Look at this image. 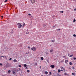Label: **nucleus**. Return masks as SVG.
Instances as JSON below:
<instances>
[{
	"label": "nucleus",
	"mask_w": 76,
	"mask_h": 76,
	"mask_svg": "<svg viewBox=\"0 0 76 76\" xmlns=\"http://www.w3.org/2000/svg\"><path fill=\"white\" fill-rule=\"evenodd\" d=\"M14 62H17V60L16 59H14L13 60Z\"/></svg>",
	"instance_id": "nucleus-9"
},
{
	"label": "nucleus",
	"mask_w": 76,
	"mask_h": 76,
	"mask_svg": "<svg viewBox=\"0 0 76 76\" xmlns=\"http://www.w3.org/2000/svg\"><path fill=\"white\" fill-rule=\"evenodd\" d=\"M9 60H12V58H10L9 59Z\"/></svg>",
	"instance_id": "nucleus-28"
},
{
	"label": "nucleus",
	"mask_w": 76,
	"mask_h": 76,
	"mask_svg": "<svg viewBox=\"0 0 76 76\" xmlns=\"http://www.w3.org/2000/svg\"><path fill=\"white\" fill-rule=\"evenodd\" d=\"M3 64H2L0 63V66H2Z\"/></svg>",
	"instance_id": "nucleus-31"
},
{
	"label": "nucleus",
	"mask_w": 76,
	"mask_h": 76,
	"mask_svg": "<svg viewBox=\"0 0 76 76\" xmlns=\"http://www.w3.org/2000/svg\"><path fill=\"white\" fill-rule=\"evenodd\" d=\"M13 75H15V71L12 72Z\"/></svg>",
	"instance_id": "nucleus-10"
},
{
	"label": "nucleus",
	"mask_w": 76,
	"mask_h": 76,
	"mask_svg": "<svg viewBox=\"0 0 76 76\" xmlns=\"http://www.w3.org/2000/svg\"><path fill=\"white\" fill-rule=\"evenodd\" d=\"M11 72V71L10 70H8V73H10Z\"/></svg>",
	"instance_id": "nucleus-16"
},
{
	"label": "nucleus",
	"mask_w": 76,
	"mask_h": 76,
	"mask_svg": "<svg viewBox=\"0 0 76 76\" xmlns=\"http://www.w3.org/2000/svg\"><path fill=\"white\" fill-rule=\"evenodd\" d=\"M31 1L32 4H34L35 3V0H31Z\"/></svg>",
	"instance_id": "nucleus-3"
},
{
	"label": "nucleus",
	"mask_w": 76,
	"mask_h": 76,
	"mask_svg": "<svg viewBox=\"0 0 76 76\" xmlns=\"http://www.w3.org/2000/svg\"><path fill=\"white\" fill-rule=\"evenodd\" d=\"M60 29H58L57 30V31H60Z\"/></svg>",
	"instance_id": "nucleus-36"
},
{
	"label": "nucleus",
	"mask_w": 76,
	"mask_h": 76,
	"mask_svg": "<svg viewBox=\"0 0 76 76\" xmlns=\"http://www.w3.org/2000/svg\"><path fill=\"white\" fill-rule=\"evenodd\" d=\"M28 48H30V47H29V46L28 47Z\"/></svg>",
	"instance_id": "nucleus-34"
},
{
	"label": "nucleus",
	"mask_w": 76,
	"mask_h": 76,
	"mask_svg": "<svg viewBox=\"0 0 76 76\" xmlns=\"http://www.w3.org/2000/svg\"><path fill=\"white\" fill-rule=\"evenodd\" d=\"M76 9H74V10L75 11H76Z\"/></svg>",
	"instance_id": "nucleus-41"
},
{
	"label": "nucleus",
	"mask_w": 76,
	"mask_h": 76,
	"mask_svg": "<svg viewBox=\"0 0 76 76\" xmlns=\"http://www.w3.org/2000/svg\"><path fill=\"white\" fill-rule=\"evenodd\" d=\"M35 65H36V66H37V63H35V64H34Z\"/></svg>",
	"instance_id": "nucleus-24"
},
{
	"label": "nucleus",
	"mask_w": 76,
	"mask_h": 76,
	"mask_svg": "<svg viewBox=\"0 0 76 76\" xmlns=\"http://www.w3.org/2000/svg\"><path fill=\"white\" fill-rule=\"evenodd\" d=\"M74 0V1H75V0Z\"/></svg>",
	"instance_id": "nucleus-47"
},
{
	"label": "nucleus",
	"mask_w": 76,
	"mask_h": 76,
	"mask_svg": "<svg viewBox=\"0 0 76 76\" xmlns=\"http://www.w3.org/2000/svg\"><path fill=\"white\" fill-rule=\"evenodd\" d=\"M29 70H27V73H29Z\"/></svg>",
	"instance_id": "nucleus-15"
},
{
	"label": "nucleus",
	"mask_w": 76,
	"mask_h": 76,
	"mask_svg": "<svg viewBox=\"0 0 76 76\" xmlns=\"http://www.w3.org/2000/svg\"><path fill=\"white\" fill-rule=\"evenodd\" d=\"M57 76H60V75H59V74H58Z\"/></svg>",
	"instance_id": "nucleus-38"
},
{
	"label": "nucleus",
	"mask_w": 76,
	"mask_h": 76,
	"mask_svg": "<svg viewBox=\"0 0 76 76\" xmlns=\"http://www.w3.org/2000/svg\"><path fill=\"white\" fill-rule=\"evenodd\" d=\"M49 74H50V75H51V72H49Z\"/></svg>",
	"instance_id": "nucleus-29"
},
{
	"label": "nucleus",
	"mask_w": 76,
	"mask_h": 76,
	"mask_svg": "<svg viewBox=\"0 0 76 76\" xmlns=\"http://www.w3.org/2000/svg\"><path fill=\"white\" fill-rule=\"evenodd\" d=\"M45 73L46 74V75H48V72L46 71L45 72Z\"/></svg>",
	"instance_id": "nucleus-11"
},
{
	"label": "nucleus",
	"mask_w": 76,
	"mask_h": 76,
	"mask_svg": "<svg viewBox=\"0 0 76 76\" xmlns=\"http://www.w3.org/2000/svg\"><path fill=\"white\" fill-rule=\"evenodd\" d=\"M1 57H3V58H4V56H1Z\"/></svg>",
	"instance_id": "nucleus-30"
},
{
	"label": "nucleus",
	"mask_w": 76,
	"mask_h": 76,
	"mask_svg": "<svg viewBox=\"0 0 76 76\" xmlns=\"http://www.w3.org/2000/svg\"><path fill=\"white\" fill-rule=\"evenodd\" d=\"M24 67H27V65L26 64H24Z\"/></svg>",
	"instance_id": "nucleus-13"
},
{
	"label": "nucleus",
	"mask_w": 76,
	"mask_h": 76,
	"mask_svg": "<svg viewBox=\"0 0 76 76\" xmlns=\"http://www.w3.org/2000/svg\"><path fill=\"white\" fill-rule=\"evenodd\" d=\"M47 61H48V60H47Z\"/></svg>",
	"instance_id": "nucleus-46"
},
{
	"label": "nucleus",
	"mask_w": 76,
	"mask_h": 76,
	"mask_svg": "<svg viewBox=\"0 0 76 76\" xmlns=\"http://www.w3.org/2000/svg\"><path fill=\"white\" fill-rule=\"evenodd\" d=\"M73 36L74 37H75V38H76V34H74L73 35Z\"/></svg>",
	"instance_id": "nucleus-18"
},
{
	"label": "nucleus",
	"mask_w": 76,
	"mask_h": 76,
	"mask_svg": "<svg viewBox=\"0 0 76 76\" xmlns=\"http://www.w3.org/2000/svg\"><path fill=\"white\" fill-rule=\"evenodd\" d=\"M18 67H21V65H18Z\"/></svg>",
	"instance_id": "nucleus-22"
},
{
	"label": "nucleus",
	"mask_w": 76,
	"mask_h": 76,
	"mask_svg": "<svg viewBox=\"0 0 76 76\" xmlns=\"http://www.w3.org/2000/svg\"><path fill=\"white\" fill-rule=\"evenodd\" d=\"M54 41H55L54 40H52V42H54Z\"/></svg>",
	"instance_id": "nucleus-37"
},
{
	"label": "nucleus",
	"mask_w": 76,
	"mask_h": 76,
	"mask_svg": "<svg viewBox=\"0 0 76 76\" xmlns=\"http://www.w3.org/2000/svg\"><path fill=\"white\" fill-rule=\"evenodd\" d=\"M72 75H74V73H72Z\"/></svg>",
	"instance_id": "nucleus-39"
},
{
	"label": "nucleus",
	"mask_w": 76,
	"mask_h": 76,
	"mask_svg": "<svg viewBox=\"0 0 76 76\" xmlns=\"http://www.w3.org/2000/svg\"><path fill=\"white\" fill-rule=\"evenodd\" d=\"M61 62L62 63H63L64 62V60H62Z\"/></svg>",
	"instance_id": "nucleus-25"
},
{
	"label": "nucleus",
	"mask_w": 76,
	"mask_h": 76,
	"mask_svg": "<svg viewBox=\"0 0 76 76\" xmlns=\"http://www.w3.org/2000/svg\"><path fill=\"white\" fill-rule=\"evenodd\" d=\"M1 18H3V16H1Z\"/></svg>",
	"instance_id": "nucleus-44"
},
{
	"label": "nucleus",
	"mask_w": 76,
	"mask_h": 76,
	"mask_svg": "<svg viewBox=\"0 0 76 76\" xmlns=\"http://www.w3.org/2000/svg\"><path fill=\"white\" fill-rule=\"evenodd\" d=\"M61 13H63L64 12L63 11H60Z\"/></svg>",
	"instance_id": "nucleus-27"
},
{
	"label": "nucleus",
	"mask_w": 76,
	"mask_h": 76,
	"mask_svg": "<svg viewBox=\"0 0 76 76\" xmlns=\"http://www.w3.org/2000/svg\"><path fill=\"white\" fill-rule=\"evenodd\" d=\"M75 21H76V20H75V19H74V20H73V22H75Z\"/></svg>",
	"instance_id": "nucleus-17"
},
{
	"label": "nucleus",
	"mask_w": 76,
	"mask_h": 76,
	"mask_svg": "<svg viewBox=\"0 0 76 76\" xmlns=\"http://www.w3.org/2000/svg\"><path fill=\"white\" fill-rule=\"evenodd\" d=\"M23 26H25V23H23Z\"/></svg>",
	"instance_id": "nucleus-20"
},
{
	"label": "nucleus",
	"mask_w": 76,
	"mask_h": 76,
	"mask_svg": "<svg viewBox=\"0 0 76 76\" xmlns=\"http://www.w3.org/2000/svg\"><path fill=\"white\" fill-rule=\"evenodd\" d=\"M39 67L41 69V66H40Z\"/></svg>",
	"instance_id": "nucleus-43"
},
{
	"label": "nucleus",
	"mask_w": 76,
	"mask_h": 76,
	"mask_svg": "<svg viewBox=\"0 0 76 76\" xmlns=\"http://www.w3.org/2000/svg\"><path fill=\"white\" fill-rule=\"evenodd\" d=\"M26 54H28V53H26Z\"/></svg>",
	"instance_id": "nucleus-42"
},
{
	"label": "nucleus",
	"mask_w": 76,
	"mask_h": 76,
	"mask_svg": "<svg viewBox=\"0 0 76 76\" xmlns=\"http://www.w3.org/2000/svg\"><path fill=\"white\" fill-rule=\"evenodd\" d=\"M50 67L52 68H54V67H55V66H54V65H50Z\"/></svg>",
	"instance_id": "nucleus-6"
},
{
	"label": "nucleus",
	"mask_w": 76,
	"mask_h": 76,
	"mask_svg": "<svg viewBox=\"0 0 76 76\" xmlns=\"http://www.w3.org/2000/svg\"><path fill=\"white\" fill-rule=\"evenodd\" d=\"M17 25L18 26V28H20L22 26V25L20 24V23H17Z\"/></svg>",
	"instance_id": "nucleus-2"
},
{
	"label": "nucleus",
	"mask_w": 76,
	"mask_h": 76,
	"mask_svg": "<svg viewBox=\"0 0 76 76\" xmlns=\"http://www.w3.org/2000/svg\"><path fill=\"white\" fill-rule=\"evenodd\" d=\"M41 58L42 60H43V59H44V58L43 57H41Z\"/></svg>",
	"instance_id": "nucleus-14"
},
{
	"label": "nucleus",
	"mask_w": 76,
	"mask_h": 76,
	"mask_svg": "<svg viewBox=\"0 0 76 76\" xmlns=\"http://www.w3.org/2000/svg\"><path fill=\"white\" fill-rule=\"evenodd\" d=\"M60 71H61V70H60V69H58V73H60Z\"/></svg>",
	"instance_id": "nucleus-12"
},
{
	"label": "nucleus",
	"mask_w": 76,
	"mask_h": 76,
	"mask_svg": "<svg viewBox=\"0 0 76 76\" xmlns=\"http://www.w3.org/2000/svg\"><path fill=\"white\" fill-rule=\"evenodd\" d=\"M64 75H65V76H66V75H67V73H64Z\"/></svg>",
	"instance_id": "nucleus-23"
},
{
	"label": "nucleus",
	"mask_w": 76,
	"mask_h": 76,
	"mask_svg": "<svg viewBox=\"0 0 76 76\" xmlns=\"http://www.w3.org/2000/svg\"><path fill=\"white\" fill-rule=\"evenodd\" d=\"M69 64L70 65H72V62H69Z\"/></svg>",
	"instance_id": "nucleus-21"
},
{
	"label": "nucleus",
	"mask_w": 76,
	"mask_h": 76,
	"mask_svg": "<svg viewBox=\"0 0 76 76\" xmlns=\"http://www.w3.org/2000/svg\"><path fill=\"white\" fill-rule=\"evenodd\" d=\"M31 14H28V15L29 16H31Z\"/></svg>",
	"instance_id": "nucleus-32"
},
{
	"label": "nucleus",
	"mask_w": 76,
	"mask_h": 76,
	"mask_svg": "<svg viewBox=\"0 0 76 76\" xmlns=\"http://www.w3.org/2000/svg\"><path fill=\"white\" fill-rule=\"evenodd\" d=\"M50 53H53V50L51 49L50 50Z\"/></svg>",
	"instance_id": "nucleus-8"
},
{
	"label": "nucleus",
	"mask_w": 76,
	"mask_h": 76,
	"mask_svg": "<svg viewBox=\"0 0 76 76\" xmlns=\"http://www.w3.org/2000/svg\"><path fill=\"white\" fill-rule=\"evenodd\" d=\"M73 56V53H69L68 54V56L70 57H71Z\"/></svg>",
	"instance_id": "nucleus-1"
},
{
	"label": "nucleus",
	"mask_w": 76,
	"mask_h": 76,
	"mask_svg": "<svg viewBox=\"0 0 76 76\" xmlns=\"http://www.w3.org/2000/svg\"><path fill=\"white\" fill-rule=\"evenodd\" d=\"M31 50H33V51H36V49L35 47H33L32 48H31Z\"/></svg>",
	"instance_id": "nucleus-5"
},
{
	"label": "nucleus",
	"mask_w": 76,
	"mask_h": 76,
	"mask_svg": "<svg viewBox=\"0 0 76 76\" xmlns=\"http://www.w3.org/2000/svg\"><path fill=\"white\" fill-rule=\"evenodd\" d=\"M63 57H66V56H63Z\"/></svg>",
	"instance_id": "nucleus-45"
},
{
	"label": "nucleus",
	"mask_w": 76,
	"mask_h": 76,
	"mask_svg": "<svg viewBox=\"0 0 76 76\" xmlns=\"http://www.w3.org/2000/svg\"><path fill=\"white\" fill-rule=\"evenodd\" d=\"M29 32H28V33H26V34H29Z\"/></svg>",
	"instance_id": "nucleus-33"
},
{
	"label": "nucleus",
	"mask_w": 76,
	"mask_h": 76,
	"mask_svg": "<svg viewBox=\"0 0 76 76\" xmlns=\"http://www.w3.org/2000/svg\"><path fill=\"white\" fill-rule=\"evenodd\" d=\"M61 72H63V71H64V72H66V71H65V69H64L63 67H62L61 68Z\"/></svg>",
	"instance_id": "nucleus-4"
},
{
	"label": "nucleus",
	"mask_w": 76,
	"mask_h": 76,
	"mask_svg": "<svg viewBox=\"0 0 76 76\" xmlns=\"http://www.w3.org/2000/svg\"><path fill=\"white\" fill-rule=\"evenodd\" d=\"M67 62H69V61H68V60H66L65 61V63L66 64H68V63H67Z\"/></svg>",
	"instance_id": "nucleus-7"
},
{
	"label": "nucleus",
	"mask_w": 76,
	"mask_h": 76,
	"mask_svg": "<svg viewBox=\"0 0 76 76\" xmlns=\"http://www.w3.org/2000/svg\"><path fill=\"white\" fill-rule=\"evenodd\" d=\"M7 0H5V1H4V3H5V2H7Z\"/></svg>",
	"instance_id": "nucleus-26"
},
{
	"label": "nucleus",
	"mask_w": 76,
	"mask_h": 76,
	"mask_svg": "<svg viewBox=\"0 0 76 76\" xmlns=\"http://www.w3.org/2000/svg\"><path fill=\"white\" fill-rule=\"evenodd\" d=\"M15 72H18V70L16 71V70H15Z\"/></svg>",
	"instance_id": "nucleus-40"
},
{
	"label": "nucleus",
	"mask_w": 76,
	"mask_h": 76,
	"mask_svg": "<svg viewBox=\"0 0 76 76\" xmlns=\"http://www.w3.org/2000/svg\"><path fill=\"white\" fill-rule=\"evenodd\" d=\"M25 69H28V67H26Z\"/></svg>",
	"instance_id": "nucleus-35"
},
{
	"label": "nucleus",
	"mask_w": 76,
	"mask_h": 76,
	"mask_svg": "<svg viewBox=\"0 0 76 76\" xmlns=\"http://www.w3.org/2000/svg\"><path fill=\"white\" fill-rule=\"evenodd\" d=\"M73 60H76V58H73Z\"/></svg>",
	"instance_id": "nucleus-19"
}]
</instances>
